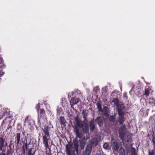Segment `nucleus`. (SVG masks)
I'll list each match as a JSON object with an SVG mask.
<instances>
[{
	"label": "nucleus",
	"mask_w": 155,
	"mask_h": 155,
	"mask_svg": "<svg viewBox=\"0 0 155 155\" xmlns=\"http://www.w3.org/2000/svg\"><path fill=\"white\" fill-rule=\"evenodd\" d=\"M48 125H46L43 128V142L46 149L48 148L49 145L50 143L51 138L50 136V129Z\"/></svg>",
	"instance_id": "f257e3e1"
},
{
	"label": "nucleus",
	"mask_w": 155,
	"mask_h": 155,
	"mask_svg": "<svg viewBox=\"0 0 155 155\" xmlns=\"http://www.w3.org/2000/svg\"><path fill=\"white\" fill-rule=\"evenodd\" d=\"M40 107V104L38 103L36 105L35 108L37 110V112L38 113V122L39 125H41V123H43L46 122L47 120L45 115V111L43 109H41L39 112Z\"/></svg>",
	"instance_id": "f03ea898"
},
{
	"label": "nucleus",
	"mask_w": 155,
	"mask_h": 155,
	"mask_svg": "<svg viewBox=\"0 0 155 155\" xmlns=\"http://www.w3.org/2000/svg\"><path fill=\"white\" fill-rule=\"evenodd\" d=\"M86 137H84L82 139L80 140L79 141L80 143V146L81 149H83L84 148L85 145L86 140L89 139L90 136L89 135H87Z\"/></svg>",
	"instance_id": "7ed1b4c3"
},
{
	"label": "nucleus",
	"mask_w": 155,
	"mask_h": 155,
	"mask_svg": "<svg viewBox=\"0 0 155 155\" xmlns=\"http://www.w3.org/2000/svg\"><path fill=\"white\" fill-rule=\"evenodd\" d=\"M66 150L68 155H75V150L71 145H67Z\"/></svg>",
	"instance_id": "20e7f679"
},
{
	"label": "nucleus",
	"mask_w": 155,
	"mask_h": 155,
	"mask_svg": "<svg viewBox=\"0 0 155 155\" xmlns=\"http://www.w3.org/2000/svg\"><path fill=\"white\" fill-rule=\"evenodd\" d=\"M80 101V99L76 97H71L70 102L71 107L74 109L73 106L77 104Z\"/></svg>",
	"instance_id": "39448f33"
},
{
	"label": "nucleus",
	"mask_w": 155,
	"mask_h": 155,
	"mask_svg": "<svg viewBox=\"0 0 155 155\" xmlns=\"http://www.w3.org/2000/svg\"><path fill=\"white\" fill-rule=\"evenodd\" d=\"M118 108V114H124L125 111L124 110L125 107L123 104H120L117 106Z\"/></svg>",
	"instance_id": "423d86ee"
},
{
	"label": "nucleus",
	"mask_w": 155,
	"mask_h": 155,
	"mask_svg": "<svg viewBox=\"0 0 155 155\" xmlns=\"http://www.w3.org/2000/svg\"><path fill=\"white\" fill-rule=\"evenodd\" d=\"M73 145L74 147V148L76 151L77 154H78L80 153V152H78V140L77 138H75L73 140Z\"/></svg>",
	"instance_id": "0eeeda50"
},
{
	"label": "nucleus",
	"mask_w": 155,
	"mask_h": 155,
	"mask_svg": "<svg viewBox=\"0 0 155 155\" xmlns=\"http://www.w3.org/2000/svg\"><path fill=\"white\" fill-rule=\"evenodd\" d=\"M21 140V134L19 133H17L15 138V141L17 145H18Z\"/></svg>",
	"instance_id": "6e6552de"
},
{
	"label": "nucleus",
	"mask_w": 155,
	"mask_h": 155,
	"mask_svg": "<svg viewBox=\"0 0 155 155\" xmlns=\"http://www.w3.org/2000/svg\"><path fill=\"white\" fill-rule=\"evenodd\" d=\"M142 92L143 91L140 88L138 87H136L135 89L134 88L135 93L136 95L139 97L143 95L142 94Z\"/></svg>",
	"instance_id": "1a4fd4ad"
},
{
	"label": "nucleus",
	"mask_w": 155,
	"mask_h": 155,
	"mask_svg": "<svg viewBox=\"0 0 155 155\" xmlns=\"http://www.w3.org/2000/svg\"><path fill=\"white\" fill-rule=\"evenodd\" d=\"M118 122L120 124H123V123L125 121L124 114H118Z\"/></svg>",
	"instance_id": "9d476101"
},
{
	"label": "nucleus",
	"mask_w": 155,
	"mask_h": 155,
	"mask_svg": "<svg viewBox=\"0 0 155 155\" xmlns=\"http://www.w3.org/2000/svg\"><path fill=\"white\" fill-rule=\"evenodd\" d=\"M91 146L90 144L87 145L85 149V153L87 155H90L92 151Z\"/></svg>",
	"instance_id": "9b49d317"
},
{
	"label": "nucleus",
	"mask_w": 155,
	"mask_h": 155,
	"mask_svg": "<svg viewBox=\"0 0 155 155\" xmlns=\"http://www.w3.org/2000/svg\"><path fill=\"white\" fill-rule=\"evenodd\" d=\"M91 146L95 147L98 144V140L97 138H94L92 139L91 141Z\"/></svg>",
	"instance_id": "f8f14e48"
},
{
	"label": "nucleus",
	"mask_w": 155,
	"mask_h": 155,
	"mask_svg": "<svg viewBox=\"0 0 155 155\" xmlns=\"http://www.w3.org/2000/svg\"><path fill=\"white\" fill-rule=\"evenodd\" d=\"M31 117L30 116H28L26 117L25 120V123L28 122V123L30 124V125H31L33 124L35 122L32 120H31Z\"/></svg>",
	"instance_id": "ddd939ff"
},
{
	"label": "nucleus",
	"mask_w": 155,
	"mask_h": 155,
	"mask_svg": "<svg viewBox=\"0 0 155 155\" xmlns=\"http://www.w3.org/2000/svg\"><path fill=\"white\" fill-rule=\"evenodd\" d=\"M81 128L84 133L86 132L88 130V125L86 123H83Z\"/></svg>",
	"instance_id": "4468645a"
},
{
	"label": "nucleus",
	"mask_w": 155,
	"mask_h": 155,
	"mask_svg": "<svg viewBox=\"0 0 155 155\" xmlns=\"http://www.w3.org/2000/svg\"><path fill=\"white\" fill-rule=\"evenodd\" d=\"M75 132L76 134V137L75 138H81L82 137V134L80 132L79 129L78 128H76L75 129Z\"/></svg>",
	"instance_id": "2eb2a0df"
},
{
	"label": "nucleus",
	"mask_w": 155,
	"mask_h": 155,
	"mask_svg": "<svg viewBox=\"0 0 155 155\" xmlns=\"http://www.w3.org/2000/svg\"><path fill=\"white\" fill-rule=\"evenodd\" d=\"M89 126L91 131H93L95 128V125L93 120H92L89 123Z\"/></svg>",
	"instance_id": "dca6fc26"
},
{
	"label": "nucleus",
	"mask_w": 155,
	"mask_h": 155,
	"mask_svg": "<svg viewBox=\"0 0 155 155\" xmlns=\"http://www.w3.org/2000/svg\"><path fill=\"white\" fill-rule=\"evenodd\" d=\"M5 142V140L2 137L0 138V150H2V148L4 147Z\"/></svg>",
	"instance_id": "f3484780"
},
{
	"label": "nucleus",
	"mask_w": 155,
	"mask_h": 155,
	"mask_svg": "<svg viewBox=\"0 0 155 155\" xmlns=\"http://www.w3.org/2000/svg\"><path fill=\"white\" fill-rule=\"evenodd\" d=\"M63 111L62 109L59 107H58L57 108V115L59 116H62L63 114Z\"/></svg>",
	"instance_id": "a211bd4d"
},
{
	"label": "nucleus",
	"mask_w": 155,
	"mask_h": 155,
	"mask_svg": "<svg viewBox=\"0 0 155 155\" xmlns=\"http://www.w3.org/2000/svg\"><path fill=\"white\" fill-rule=\"evenodd\" d=\"M150 88L149 87H148L147 88H146L145 90L144 93L142 94L143 95H144L147 97L150 94Z\"/></svg>",
	"instance_id": "6ab92c4d"
},
{
	"label": "nucleus",
	"mask_w": 155,
	"mask_h": 155,
	"mask_svg": "<svg viewBox=\"0 0 155 155\" xmlns=\"http://www.w3.org/2000/svg\"><path fill=\"white\" fill-rule=\"evenodd\" d=\"M149 103L152 106H153L155 105V100L152 98H149L148 99Z\"/></svg>",
	"instance_id": "aec40b11"
},
{
	"label": "nucleus",
	"mask_w": 155,
	"mask_h": 155,
	"mask_svg": "<svg viewBox=\"0 0 155 155\" xmlns=\"http://www.w3.org/2000/svg\"><path fill=\"white\" fill-rule=\"evenodd\" d=\"M97 122L99 126H101L103 124L102 118L100 117H97L95 120Z\"/></svg>",
	"instance_id": "412c9836"
},
{
	"label": "nucleus",
	"mask_w": 155,
	"mask_h": 155,
	"mask_svg": "<svg viewBox=\"0 0 155 155\" xmlns=\"http://www.w3.org/2000/svg\"><path fill=\"white\" fill-rule=\"evenodd\" d=\"M112 101L114 103L115 106L117 107L120 104H119V100L118 98H115L113 99Z\"/></svg>",
	"instance_id": "4be33fe9"
},
{
	"label": "nucleus",
	"mask_w": 155,
	"mask_h": 155,
	"mask_svg": "<svg viewBox=\"0 0 155 155\" xmlns=\"http://www.w3.org/2000/svg\"><path fill=\"white\" fill-rule=\"evenodd\" d=\"M130 150L131 153V155H137V153L136 152V150L134 148L131 147L130 148Z\"/></svg>",
	"instance_id": "5701e85b"
},
{
	"label": "nucleus",
	"mask_w": 155,
	"mask_h": 155,
	"mask_svg": "<svg viewBox=\"0 0 155 155\" xmlns=\"http://www.w3.org/2000/svg\"><path fill=\"white\" fill-rule=\"evenodd\" d=\"M120 155H125V151L124 148L121 147L119 150Z\"/></svg>",
	"instance_id": "b1692460"
},
{
	"label": "nucleus",
	"mask_w": 155,
	"mask_h": 155,
	"mask_svg": "<svg viewBox=\"0 0 155 155\" xmlns=\"http://www.w3.org/2000/svg\"><path fill=\"white\" fill-rule=\"evenodd\" d=\"M96 105L99 111L103 112V111L102 109L101 104L99 103H98L96 104Z\"/></svg>",
	"instance_id": "393cba45"
},
{
	"label": "nucleus",
	"mask_w": 155,
	"mask_h": 155,
	"mask_svg": "<svg viewBox=\"0 0 155 155\" xmlns=\"http://www.w3.org/2000/svg\"><path fill=\"white\" fill-rule=\"evenodd\" d=\"M126 130V127L125 125L121 126L119 129V131L120 133H123Z\"/></svg>",
	"instance_id": "a878e982"
},
{
	"label": "nucleus",
	"mask_w": 155,
	"mask_h": 155,
	"mask_svg": "<svg viewBox=\"0 0 155 155\" xmlns=\"http://www.w3.org/2000/svg\"><path fill=\"white\" fill-rule=\"evenodd\" d=\"M93 90L96 93H100V88L98 86L94 87Z\"/></svg>",
	"instance_id": "bb28decb"
},
{
	"label": "nucleus",
	"mask_w": 155,
	"mask_h": 155,
	"mask_svg": "<svg viewBox=\"0 0 155 155\" xmlns=\"http://www.w3.org/2000/svg\"><path fill=\"white\" fill-rule=\"evenodd\" d=\"M60 121L61 124H64L65 122V120L64 118L62 116H61L60 117Z\"/></svg>",
	"instance_id": "cd10ccee"
},
{
	"label": "nucleus",
	"mask_w": 155,
	"mask_h": 155,
	"mask_svg": "<svg viewBox=\"0 0 155 155\" xmlns=\"http://www.w3.org/2000/svg\"><path fill=\"white\" fill-rule=\"evenodd\" d=\"M83 123L78 120H76V124L77 126L80 128L81 127Z\"/></svg>",
	"instance_id": "c85d7f7f"
},
{
	"label": "nucleus",
	"mask_w": 155,
	"mask_h": 155,
	"mask_svg": "<svg viewBox=\"0 0 155 155\" xmlns=\"http://www.w3.org/2000/svg\"><path fill=\"white\" fill-rule=\"evenodd\" d=\"M109 145L107 143H105L104 144L103 148H104V149L106 150H108L109 149Z\"/></svg>",
	"instance_id": "c756f323"
},
{
	"label": "nucleus",
	"mask_w": 155,
	"mask_h": 155,
	"mask_svg": "<svg viewBox=\"0 0 155 155\" xmlns=\"http://www.w3.org/2000/svg\"><path fill=\"white\" fill-rule=\"evenodd\" d=\"M28 155H35V152L32 153V148H28Z\"/></svg>",
	"instance_id": "7c9ffc66"
},
{
	"label": "nucleus",
	"mask_w": 155,
	"mask_h": 155,
	"mask_svg": "<svg viewBox=\"0 0 155 155\" xmlns=\"http://www.w3.org/2000/svg\"><path fill=\"white\" fill-rule=\"evenodd\" d=\"M111 142L113 146L117 144V143L115 139L113 138L111 140Z\"/></svg>",
	"instance_id": "2f4dec72"
},
{
	"label": "nucleus",
	"mask_w": 155,
	"mask_h": 155,
	"mask_svg": "<svg viewBox=\"0 0 155 155\" xmlns=\"http://www.w3.org/2000/svg\"><path fill=\"white\" fill-rule=\"evenodd\" d=\"M74 93L75 94H78L80 96L81 95V91L78 89L75 90L74 91Z\"/></svg>",
	"instance_id": "473e14b6"
},
{
	"label": "nucleus",
	"mask_w": 155,
	"mask_h": 155,
	"mask_svg": "<svg viewBox=\"0 0 155 155\" xmlns=\"http://www.w3.org/2000/svg\"><path fill=\"white\" fill-rule=\"evenodd\" d=\"M113 150H114L116 151H117L119 149V147L118 144L113 146Z\"/></svg>",
	"instance_id": "72a5a7b5"
},
{
	"label": "nucleus",
	"mask_w": 155,
	"mask_h": 155,
	"mask_svg": "<svg viewBox=\"0 0 155 155\" xmlns=\"http://www.w3.org/2000/svg\"><path fill=\"white\" fill-rule=\"evenodd\" d=\"M135 93L134 92V87H133L131 90L129 92V94L131 95H132L133 94H134Z\"/></svg>",
	"instance_id": "f704fd0d"
},
{
	"label": "nucleus",
	"mask_w": 155,
	"mask_h": 155,
	"mask_svg": "<svg viewBox=\"0 0 155 155\" xmlns=\"http://www.w3.org/2000/svg\"><path fill=\"white\" fill-rule=\"evenodd\" d=\"M115 117L114 116H110L109 117V120L111 122H114L115 120Z\"/></svg>",
	"instance_id": "c9c22d12"
},
{
	"label": "nucleus",
	"mask_w": 155,
	"mask_h": 155,
	"mask_svg": "<svg viewBox=\"0 0 155 155\" xmlns=\"http://www.w3.org/2000/svg\"><path fill=\"white\" fill-rule=\"evenodd\" d=\"M154 151L153 150H149V155H154Z\"/></svg>",
	"instance_id": "e433bc0d"
},
{
	"label": "nucleus",
	"mask_w": 155,
	"mask_h": 155,
	"mask_svg": "<svg viewBox=\"0 0 155 155\" xmlns=\"http://www.w3.org/2000/svg\"><path fill=\"white\" fill-rule=\"evenodd\" d=\"M74 92L73 91H71V92H69L68 93V98H69V97H71V95H73L74 94Z\"/></svg>",
	"instance_id": "4c0bfd02"
},
{
	"label": "nucleus",
	"mask_w": 155,
	"mask_h": 155,
	"mask_svg": "<svg viewBox=\"0 0 155 155\" xmlns=\"http://www.w3.org/2000/svg\"><path fill=\"white\" fill-rule=\"evenodd\" d=\"M28 145H29V144H28L27 143H25V149L27 150H28ZM24 150H25V148L24 147Z\"/></svg>",
	"instance_id": "58836bf2"
},
{
	"label": "nucleus",
	"mask_w": 155,
	"mask_h": 155,
	"mask_svg": "<svg viewBox=\"0 0 155 155\" xmlns=\"http://www.w3.org/2000/svg\"><path fill=\"white\" fill-rule=\"evenodd\" d=\"M107 88V86L105 87H104L102 88V91H103V92H104V91H106Z\"/></svg>",
	"instance_id": "ea45409f"
},
{
	"label": "nucleus",
	"mask_w": 155,
	"mask_h": 155,
	"mask_svg": "<svg viewBox=\"0 0 155 155\" xmlns=\"http://www.w3.org/2000/svg\"><path fill=\"white\" fill-rule=\"evenodd\" d=\"M4 74V72H3L1 70H0V77L2 76Z\"/></svg>",
	"instance_id": "a19ab883"
},
{
	"label": "nucleus",
	"mask_w": 155,
	"mask_h": 155,
	"mask_svg": "<svg viewBox=\"0 0 155 155\" xmlns=\"http://www.w3.org/2000/svg\"><path fill=\"white\" fill-rule=\"evenodd\" d=\"M123 96L124 97H125L126 99L127 98V93L126 92H124L123 93Z\"/></svg>",
	"instance_id": "79ce46f5"
},
{
	"label": "nucleus",
	"mask_w": 155,
	"mask_h": 155,
	"mask_svg": "<svg viewBox=\"0 0 155 155\" xmlns=\"http://www.w3.org/2000/svg\"><path fill=\"white\" fill-rule=\"evenodd\" d=\"M3 62V61L2 58L0 57V64L2 63Z\"/></svg>",
	"instance_id": "37998d69"
},
{
	"label": "nucleus",
	"mask_w": 155,
	"mask_h": 155,
	"mask_svg": "<svg viewBox=\"0 0 155 155\" xmlns=\"http://www.w3.org/2000/svg\"><path fill=\"white\" fill-rule=\"evenodd\" d=\"M94 155H101V154L100 153H96Z\"/></svg>",
	"instance_id": "c03bdc74"
},
{
	"label": "nucleus",
	"mask_w": 155,
	"mask_h": 155,
	"mask_svg": "<svg viewBox=\"0 0 155 155\" xmlns=\"http://www.w3.org/2000/svg\"><path fill=\"white\" fill-rule=\"evenodd\" d=\"M120 89L121 91H122V86H120Z\"/></svg>",
	"instance_id": "a18cd8bd"
},
{
	"label": "nucleus",
	"mask_w": 155,
	"mask_h": 155,
	"mask_svg": "<svg viewBox=\"0 0 155 155\" xmlns=\"http://www.w3.org/2000/svg\"><path fill=\"white\" fill-rule=\"evenodd\" d=\"M153 141L154 144L155 145V142L154 141Z\"/></svg>",
	"instance_id": "49530a36"
},
{
	"label": "nucleus",
	"mask_w": 155,
	"mask_h": 155,
	"mask_svg": "<svg viewBox=\"0 0 155 155\" xmlns=\"http://www.w3.org/2000/svg\"><path fill=\"white\" fill-rule=\"evenodd\" d=\"M104 108H107V107H104Z\"/></svg>",
	"instance_id": "de8ad7c7"
},
{
	"label": "nucleus",
	"mask_w": 155,
	"mask_h": 155,
	"mask_svg": "<svg viewBox=\"0 0 155 155\" xmlns=\"http://www.w3.org/2000/svg\"><path fill=\"white\" fill-rule=\"evenodd\" d=\"M4 155H5L4 154Z\"/></svg>",
	"instance_id": "09e8293b"
}]
</instances>
